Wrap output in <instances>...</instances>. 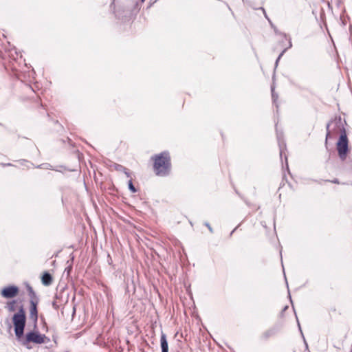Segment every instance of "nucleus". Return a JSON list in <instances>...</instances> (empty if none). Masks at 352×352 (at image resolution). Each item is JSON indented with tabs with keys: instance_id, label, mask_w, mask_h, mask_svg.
Returning <instances> with one entry per match:
<instances>
[{
	"instance_id": "nucleus-1",
	"label": "nucleus",
	"mask_w": 352,
	"mask_h": 352,
	"mask_svg": "<svg viewBox=\"0 0 352 352\" xmlns=\"http://www.w3.org/2000/svg\"><path fill=\"white\" fill-rule=\"evenodd\" d=\"M153 160H154L153 168L156 175L162 177L168 175L171 167L168 152L164 151L156 155L153 157Z\"/></svg>"
},
{
	"instance_id": "nucleus-2",
	"label": "nucleus",
	"mask_w": 352,
	"mask_h": 352,
	"mask_svg": "<svg viewBox=\"0 0 352 352\" xmlns=\"http://www.w3.org/2000/svg\"><path fill=\"white\" fill-rule=\"evenodd\" d=\"M25 321L26 317L25 311L23 306H21L18 313L14 314L12 317L14 332L18 340H21L23 336Z\"/></svg>"
},
{
	"instance_id": "nucleus-3",
	"label": "nucleus",
	"mask_w": 352,
	"mask_h": 352,
	"mask_svg": "<svg viewBox=\"0 0 352 352\" xmlns=\"http://www.w3.org/2000/svg\"><path fill=\"white\" fill-rule=\"evenodd\" d=\"M21 344L27 349H31L29 346L30 343L43 344L50 341V339L44 334L40 333L38 331H30L26 333L25 338L19 340Z\"/></svg>"
},
{
	"instance_id": "nucleus-4",
	"label": "nucleus",
	"mask_w": 352,
	"mask_h": 352,
	"mask_svg": "<svg viewBox=\"0 0 352 352\" xmlns=\"http://www.w3.org/2000/svg\"><path fill=\"white\" fill-rule=\"evenodd\" d=\"M348 144L349 141L346 133L344 128L342 127L339 140L336 144L338 155L342 160H345L346 158L349 151Z\"/></svg>"
},
{
	"instance_id": "nucleus-5",
	"label": "nucleus",
	"mask_w": 352,
	"mask_h": 352,
	"mask_svg": "<svg viewBox=\"0 0 352 352\" xmlns=\"http://www.w3.org/2000/svg\"><path fill=\"white\" fill-rule=\"evenodd\" d=\"M19 293V288L15 285H11L4 287L1 291V295L6 298L15 297Z\"/></svg>"
},
{
	"instance_id": "nucleus-6",
	"label": "nucleus",
	"mask_w": 352,
	"mask_h": 352,
	"mask_svg": "<svg viewBox=\"0 0 352 352\" xmlns=\"http://www.w3.org/2000/svg\"><path fill=\"white\" fill-rule=\"evenodd\" d=\"M37 304V302L34 300L30 303V317L35 322H36L38 320Z\"/></svg>"
},
{
	"instance_id": "nucleus-7",
	"label": "nucleus",
	"mask_w": 352,
	"mask_h": 352,
	"mask_svg": "<svg viewBox=\"0 0 352 352\" xmlns=\"http://www.w3.org/2000/svg\"><path fill=\"white\" fill-rule=\"evenodd\" d=\"M160 346L162 349V352H168V344L166 339V336L164 333H162L160 336Z\"/></svg>"
},
{
	"instance_id": "nucleus-8",
	"label": "nucleus",
	"mask_w": 352,
	"mask_h": 352,
	"mask_svg": "<svg viewBox=\"0 0 352 352\" xmlns=\"http://www.w3.org/2000/svg\"><path fill=\"white\" fill-rule=\"evenodd\" d=\"M277 140L280 148V155L282 157L284 153V150L286 148V144L285 142L282 140V136L280 133H277Z\"/></svg>"
},
{
	"instance_id": "nucleus-9",
	"label": "nucleus",
	"mask_w": 352,
	"mask_h": 352,
	"mask_svg": "<svg viewBox=\"0 0 352 352\" xmlns=\"http://www.w3.org/2000/svg\"><path fill=\"white\" fill-rule=\"evenodd\" d=\"M52 277L48 272H45L42 276V283L44 285H50L52 283Z\"/></svg>"
},
{
	"instance_id": "nucleus-10",
	"label": "nucleus",
	"mask_w": 352,
	"mask_h": 352,
	"mask_svg": "<svg viewBox=\"0 0 352 352\" xmlns=\"http://www.w3.org/2000/svg\"><path fill=\"white\" fill-rule=\"evenodd\" d=\"M16 302L14 300L7 302L6 308L8 310V311L13 312L16 309Z\"/></svg>"
},
{
	"instance_id": "nucleus-11",
	"label": "nucleus",
	"mask_w": 352,
	"mask_h": 352,
	"mask_svg": "<svg viewBox=\"0 0 352 352\" xmlns=\"http://www.w3.org/2000/svg\"><path fill=\"white\" fill-rule=\"evenodd\" d=\"M28 293H29V296L30 297V302L32 301H33L34 300L38 302V299L37 298V296H36V293L34 292V291L32 288V287L28 286Z\"/></svg>"
},
{
	"instance_id": "nucleus-12",
	"label": "nucleus",
	"mask_w": 352,
	"mask_h": 352,
	"mask_svg": "<svg viewBox=\"0 0 352 352\" xmlns=\"http://www.w3.org/2000/svg\"><path fill=\"white\" fill-rule=\"evenodd\" d=\"M114 168H115L116 170H117L118 172H122V173L126 171V168H125L122 165L118 164H116L114 165Z\"/></svg>"
},
{
	"instance_id": "nucleus-13",
	"label": "nucleus",
	"mask_w": 352,
	"mask_h": 352,
	"mask_svg": "<svg viewBox=\"0 0 352 352\" xmlns=\"http://www.w3.org/2000/svg\"><path fill=\"white\" fill-rule=\"evenodd\" d=\"M275 333V330L273 329H269L267 331H266L264 333H263V336L265 338H267L272 336H273L274 334Z\"/></svg>"
},
{
	"instance_id": "nucleus-14",
	"label": "nucleus",
	"mask_w": 352,
	"mask_h": 352,
	"mask_svg": "<svg viewBox=\"0 0 352 352\" xmlns=\"http://www.w3.org/2000/svg\"><path fill=\"white\" fill-rule=\"evenodd\" d=\"M129 188L132 192H136L137 190L132 183L131 179L129 181Z\"/></svg>"
},
{
	"instance_id": "nucleus-15",
	"label": "nucleus",
	"mask_w": 352,
	"mask_h": 352,
	"mask_svg": "<svg viewBox=\"0 0 352 352\" xmlns=\"http://www.w3.org/2000/svg\"><path fill=\"white\" fill-rule=\"evenodd\" d=\"M272 97L273 102H276V100L278 98V96L276 94H275L274 91V87H272Z\"/></svg>"
},
{
	"instance_id": "nucleus-16",
	"label": "nucleus",
	"mask_w": 352,
	"mask_h": 352,
	"mask_svg": "<svg viewBox=\"0 0 352 352\" xmlns=\"http://www.w3.org/2000/svg\"><path fill=\"white\" fill-rule=\"evenodd\" d=\"M286 51V49H285L278 56V57L277 58L276 60V63H275V66L277 67L278 65V61L280 59L281 56L283 55V54Z\"/></svg>"
},
{
	"instance_id": "nucleus-17",
	"label": "nucleus",
	"mask_w": 352,
	"mask_h": 352,
	"mask_svg": "<svg viewBox=\"0 0 352 352\" xmlns=\"http://www.w3.org/2000/svg\"><path fill=\"white\" fill-rule=\"evenodd\" d=\"M329 124H328L327 125V135H326V142L327 141V140L329 138H331V134H330V132L329 131Z\"/></svg>"
},
{
	"instance_id": "nucleus-18",
	"label": "nucleus",
	"mask_w": 352,
	"mask_h": 352,
	"mask_svg": "<svg viewBox=\"0 0 352 352\" xmlns=\"http://www.w3.org/2000/svg\"><path fill=\"white\" fill-rule=\"evenodd\" d=\"M124 173L126 175L127 177L131 178V173L128 170V169H126V171L124 172Z\"/></svg>"
},
{
	"instance_id": "nucleus-19",
	"label": "nucleus",
	"mask_w": 352,
	"mask_h": 352,
	"mask_svg": "<svg viewBox=\"0 0 352 352\" xmlns=\"http://www.w3.org/2000/svg\"><path fill=\"white\" fill-rule=\"evenodd\" d=\"M205 225H206V226H207L210 232H213L212 228H211V226H210V224L208 223H206Z\"/></svg>"
},
{
	"instance_id": "nucleus-20",
	"label": "nucleus",
	"mask_w": 352,
	"mask_h": 352,
	"mask_svg": "<svg viewBox=\"0 0 352 352\" xmlns=\"http://www.w3.org/2000/svg\"><path fill=\"white\" fill-rule=\"evenodd\" d=\"M332 183H334V184H339V182L337 179H335L334 180H332L331 181Z\"/></svg>"
},
{
	"instance_id": "nucleus-21",
	"label": "nucleus",
	"mask_w": 352,
	"mask_h": 352,
	"mask_svg": "<svg viewBox=\"0 0 352 352\" xmlns=\"http://www.w3.org/2000/svg\"><path fill=\"white\" fill-rule=\"evenodd\" d=\"M42 166H45V167H44L45 168H49V166H50V164H43Z\"/></svg>"
},
{
	"instance_id": "nucleus-22",
	"label": "nucleus",
	"mask_w": 352,
	"mask_h": 352,
	"mask_svg": "<svg viewBox=\"0 0 352 352\" xmlns=\"http://www.w3.org/2000/svg\"><path fill=\"white\" fill-rule=\"evenodd\" d=\"M297 322H298V327H299V330L300 331V332H302L301 327H300V323H299L298 319H297ZM301 333L302 334V333Z\"/></svg>"
},
{
	"instance_id": "nucleus-23",
	"label": "nucleus",
	"mask_w": 352,
	"mask_h": 352,
	"mask_svg": "<svg viewBox=\"0 0 352 352\" xmlns=\"http://www.w3.org/2000/svg\"><path fill=\"white\" fill-rule=\"evenodd\" d=\"M292 41L289 39V48L292 47Z\"/></svg>"
},
{
	"instance_id": "nucleus-24",
	"label": "nucleus",
	"mask_w": 352,
	"mask_h": 352,
	"mask_svg": "<svg viewBox=\"0 0 352 352\" xmlns=\"http://www.w3.org/2000/svg\"><path fill=\"white\" fill-rule=\"evenodd\" d=\"M237 228H235L233 230H232V232L230 233V235L233 234V232L236 230Z\"/></svg>"
},
{
	"instance_id": "nucleus-25",
	"label": "nucleus",
	"mask_w": 352,
	"mask_h": 352,
	"mask_svg": "<svg viewBox=\"0 0 352 352\" xmlns=\"http://www.w3.org/2000/svg\"><path fill=\"white\" fill-rule=\"evenodd\" d=\"M142 2H144L145 0H141Z\"/></svg>"
},
{
	"instance_id": "nucleus-26",
	"label": "nucleus",
	"mask_w": 352,
	"mask_h": 352,
	"mask_svg": "<svg viewBox=\"0 0 352 352\" xmlns=\"http://www.w3.org/2000/svg\"><path fill=\"white\" fill-rule=\"evenodd\" d=\"M115 0H113V1H114Z\"/></svg>"
}]
</instances>
